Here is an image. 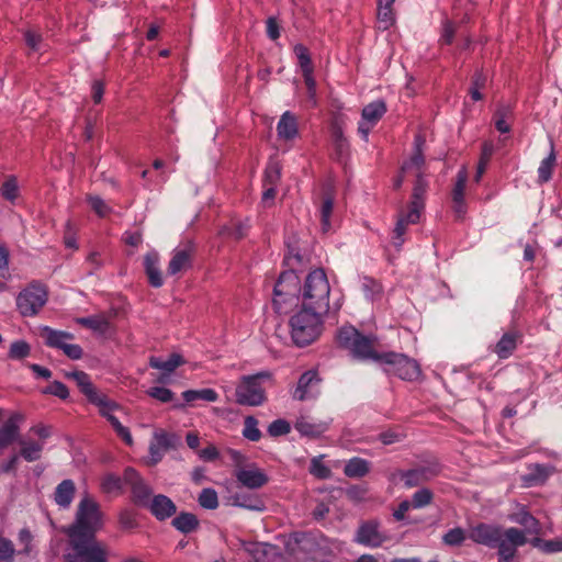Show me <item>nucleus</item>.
<instances>
[{"label":"nucleus","instance_id":"obj_1","mask_svg":"<svg viewBox=\"0 0 562 562\" xmlns=\"http://www.w3.org/2000/svg\"><path fill=\"white\" fill-rule=\"evenodd\" d=\"M424 144V136L416 135L414 142V153L411 158L402 166L403 172H412V176L415 177L412 200L408 205V220L411 222H418L425 207V195L428 184L425 180L426 162L423 154Z\"/></svg>","mask_w":562,"mask_h":562},{"label":"nucleus","instance_id":"obj_2","mask_svg":"<svg viewBox=\"0 0 562 562\" xmlns=\"http://www.w3.org/2000/svg\"><path fill=\"white\" fill-rule=\"evenodd\" d=\"M102 527V517L99 505L90 497L85 496L78 504L75 521L64 529L69 537H91Z\"/></svg>","mask_w":562,"mask_h":562},{"label":"nucleus","instance_id":"obj_3","mask_svg":"<svg viewBox=\"0 0 562 562\" xmlns=\"http://www.w3.org/2000/svg\"><path fill=\"white\" fill-rule=\"evenodd\" d=\"M329 293L330 286L324 270H313L303 286L302 307L326 314L329 308Z\"/></svg>","mask_w":562,"mask_h":562},{"label":"nucleus","instance_id":"obj_4","mask_svg":"<svg viewBox=\"0 0 562 562\" xmlns=\"http://www.w3.org/2000/svg\"><path fill=\"white\" fill-rule=\"evenodd\" d=\"M339 346L348 349L355 358L382 362V353L376 350L378 339L364 336L352 326H345L337 334Z\"/></svg>","mask_w":562,"mask_h":562},{"label":"nucleus","instance_id":"obj_5","mask_svg":"<svg viewBox=\"0 0 562 562\" xmlns=\"http://www.w3.org/2000/svg\"><path fill=\"white\" fill-rule=\"evenodd\" d=\"M324 313L302 307L291 316L289 325L295 345L302 347L313 342L322 331Z\"/></svg>","mask_w":562,"mask_h":562},{"label":"nucleus","instance_id":"obj_6","mask_svg":"<svg viewBox=\"0 0 562 562\" xmlns=\"http://www.w3.org/2000/svg\"><path fill=\"white\" fill-rule=\"evenodd\" d=\"M69 546L67 562H108L109 550L94 536L69 537Z\"/></svg>","mask_w":562,"mask_h":562},{"label":"nucleus","instance_id":"obj_7","mask_svg":"<svg viewBox=\"0 0 562 562\" xmlns=\"http://www.w3.org/2000/svg\"><path fill=\"white\" fill-rule=\"evenodd\" d=\"M299 289L300 279L292 270L280 274L273 291V305L278 313L286 312V305L296 300Z\"/></svg>","mask_w":562,"mask_h":562},{"label":"nucleus","instance_id":"obj_8","mask_svg":"<svg viewBox=\"0 0 562 562\" xmlns=\"http://www.w3.org/2000/svg\"><path fill=\"white\" fill-rule=\"evenodd\" d=\"M268 376L267 373L243 376L236 387V402L248 406L261 405L266 401V395L260 380Z\"/></svg>","mask_w":562,"mask_h":562},{"label":"nucleus","instance_id":"obj_9","mask_svg":"<svg viewBox=\"0 0 562 562\" xmlns=\"http://www.w3.org/2000/svg\"><path fill=\"white\" fill-rule=\"evenodd\" d=\"M382 363L385 364V372L395 374L402 380L415 381L422 373L419 364L403 353L384 352Z\"/></svg>","mask_w":562,"mask_h":562},{"label":"nucleus","instance_id":"obj_10","mask_svg":"<svg viewBox=\"0 0 562 562\" xmlns=\"http://www.w3.org/2000/svg\"><path fill=\"white\" fill-rule=\"evenodd\" d=\"M47 302V291L40 283H31L16 297V307L23 316H34Z\"/></svg>","mask_w":562,"mask_h":562},{"label":"nucleus","instance_id":"obj_11","mask_svg":"<svg viewBox=\"0 0 562 562\" xmlns=\"http://www.w3.org/2000/svg\"><path fill=\"white\" fill-rule=\"evenodd\" d=\"M41 337L48 347L63 350L72 360H78L82 357L81 347L71 342L74 335L68 331L55 330L45 326L41 329Z\"/></svg>","mask_w":562,"mask_h":562},{"label":"nucleus","instance_id":"obj_12","mask_svg":"<svg viewBox=\"0 0 562 562\" xmlns=\"http://www.w3.org/2000/svg\"><path fill=\"white\" fill-rule=\"evenodd\" d=\"M527 543L526 533L517 528H508L497 540V562H514L519 547Z\"/></svg>","mask_w":562,"mask_h":562},{"label":"nucleus","instance_id":"obj_13","mask_svg":"<svg viewBox=\"0 0 562 562\" xmlns=\"http://www.w3.org/2000/svg\"><path fill=\"white\" fill-rule=\"evenodd\" d=\"M289 552L297 560L322 561L325 559L317 539L312 535H301L288 542Z\"/></svg>","mask_w":562,"mask_h":562},{"label":"nucleus","instance_id":"obj_14","mask_svg":"<svg viewBox=\"0 0 562 562\" xmlns=\"http://www.w3.org/2000/svg\"><path fill=\"white\" fill-rule=\"evenodd\" d=\"M179 442V438L176 434L168 432L165 429L157 428L153 432V438L148 447V465H155L160 462L165 453L175 448Z\"/></svg>","mask_w":562,"mask_h":562},{"label":"nucleus","instance_id":"obj_15","mask_svg":"<svg viewBox=\"0 0 562 562\" xmlns=\"http://www.w3.org/2000/svg\"><path fill=\"white\" fill-rule=\"evenodd\" d=\"M353 540L366 547L378 548L389 540V537L380 530L379 521L368 520L359 525Z\"/></svg>","mask_w":562,"mask_h":562},{"label":"nucleus","instance_id":"obj_16","mask_svg":"<svg viewBox=\"0 0 562 562\" xmlns=\"http://www.w3.org/2000/svg\"><path fill=\"white\" fill-rule=\"evenodd\" d=\"M195 252V246L192 240H186L177 246L172 251V257L169 261L167 273L176 276L191 267L192 258Z\"/></svg>","mask_w":562,"mask_h":562},{"label":"nucleus","instance_id":"obj_17","mask_svg":"<svg viewBox=\"0 0 562 562\" xmlns=\"http://www.w3.org/2000/svg\"><path fill=\"white\" fill-rule=\"evenodd\" d=\"M386 112V104L382 100H376L362 110V121L359 123L358 131L367 139L372 127L382 119Z\"/></svg>","mask_w":562,"mask_h":562},{"label":"nucleus","instance_id":"obj_18","mask_svg":"<svg viewBox=\"0 0 562 562\" xmlns=\"http://www.w3.org/2000/svg\"><path fill=\"white\" fill-rule=\"evenodd\" d=\"M235 476L243 486L250 490L260 488L268 483L267 474L255 464L239 467L235 471Z\"/></svg>","mask_w":562,"mask_h":562},{"label":"nucleus","instance_id":"obj_19","mask_svg":"<svg viewBox=\"0 0 562 562\" xmlns=\"http://www.w3.org/2000/svg\"><path fill=\"white\" fill-rule=\"evenodd\" d=\"M321 378L316 371L303 373L297 382L293 397L299 401L313 398L319 394Z\"/></svg>","mask_w":562,"mask_h":562},{"label":"nucleus","instance_id":"obj_20","mask_svg":"<svg viewBox=\"0 0 562 562\" xmlns=\"http://www.w3.org/2000/svg\"><path fill=\"white\" fill-rule=\"evenodd\" d=\"M504 531L505 529L497 526L480 524L469 529V538L476 543L493 548Z\"/></svg>","mask_w":562,"mask_h":562},{"label":"nucleus","instance_id":"obj_21","mask_svg":"<svg viewBox=\"0 0 562 562\" xmlns=\"http://www.w3.org/2000/svg\"><path fill=\"white\" fill-rule=\"evenodd\" d=\"M147 507L158 520L170 518L177 512L176 504L162 494L155 495L147 504Z\"/></svg>","mask_w":562,"mask_h":562},{"label":"nucleus","instance_id":"obj_22","mask_svg":"<svg viewBox=\"0 0 562 562\" xmlns=\"http://www.w3.org/2000/svg\"><path fill=\"white\" fill-rule=\"evenodd\" d=\"M159 255L157 251L151 250L144 257L145 272L151 286L160 288L164 284L161 271L159 269Z\"/></svg>","mask_w":562,"mask_h":562},{"label":"nucleus","instance_id":"obj_23","mask_svg":"<svg viewBox=\"0 0 562 562\" xmlns=\"http://www.w3.org/2000/svg\"><path fill=\"white\" fill-rule=\"evenodd\" d=\"M329 426V422H313L307 416H301L295 423V429L303 436L317 437L324 434Z\"/></svg>","mask_w":562,"mask_h":562},{"label":"nucleus","instance_id":"obj_24","mask_svg":"<svg viewBox=\"0 0 562 562\" xmlns=\"http://www.w3.org/2000/svg\"><path fill=\"white\" fill-rule=\"evenodd\" d=\"M520 335L517 331L505 333L493 348L499 359L508 358L517 347Z\"/></svg>","mask_w":562,"mask_h":562},{"label":"nucleus","instance_id":"obj_25","mask_svg":"<svg viewBox=\"0 0 562 562\" xmlns=\"http://www.w3.org/2000/svg\"><path fill=\"white\" fill-rule=\"evenodd\" d=\"M278 135L282 139H292L297 135V120L296 116L286 111L281 115L277 126Z\"/></svg>","mask_w":562,"mask_h":562},{"label":"nucleus","instance_id":"obj_26","mask_svg":"<svg viewBox=\"0 0 562 562\" xmlns=\"http://www.w3.org/2000/svg\"><path fill=\"white\" fill-rule=\"evenodd\" d=\"M395 0H379L378 2V23L382 30L390 29L395 23V13L393 4Z\"/></svg>","mask_w":562,"mask_h":562},{"label":"nucleus","instance_id":"obj_27","mask_svg":"<svg viewBox=\"0 0 562 562\" xmlns=\"http://www.w3.org/2000/svg\"><path fill=\"white\" fill-rule=\"evenodd\" d=\"M69 378L74 379L80 391L89 398L92 403L102 394H99L97 389L90 381L89 375L83 371H75L68 374Z\"/></svg>","mask_w":562,"mask_h":562},{"label":"nucleus","instance_id":"obj_28","mask_svg":"<svg viewBox=\"0 0 562 562\" xmlns=\"http://www.w3.org/2000/svg\"><path fill=\"white\" fill-rule=\"evenodd\" d=\"M22 419L21 415H14L0 428V449L8 447L16 439L18 422Z\"/></svg>","mask_w":562,"mask_h":562},{"label":"nucleus","instance_id":"obj_29","mask_svg":"<svg viewBox=\"0 0 562 562\" xmlns=\"http://www.w3.org/2000/svg\"><path fill=\"white\" fill-rule=\"evenodd\" d=\"M75 483L71 480H64L55 491V501L56 503L67 508L72 502L74 495H75Z\"/></svg>","mask_w":562,"mask_h":562},{"label":"nucleus","instance_id":"obj_30","mask_svg":"<svg viewBox=\"0 0 562 562\" xmlns=\"http://www.w3.org/2000/svg\"><path fill=\"white\" fill-rule=\"evenodd\" d=\"M333 211L334 198L331 194H325L319 206L321 228L323 233H327L331 228L330 218Z\"/></svg>","mask_w":562,"mask_h":562},{"label":"nucleus","instance_id":"obj_31","mask_svg":"<svg viewBox=\"0 0 562 562\" xmlns=\"http://www.w3.org/2000/svg\"><path fill=\"white\" fill-rule=\"evenodd\" d=\"M172 526L183 533H190L198 528L199 520L194 514L183 512L173 518Z\"/></svg>","mask_w":562,"mask_h":562},{"label":"nucleus","instance_id":"obj_32","mask_svg":"<svg viewBox=\"0 0 562 562\" xmlns=\"http://www.w3.org/2000/svg\"><path fill=\"white\" fill-rule=\"evenodd\" d=\"M248 227L249 226H248L247 221L243 222L239 220H234V221H231L228 224L224 225L222 227V229L220 231V234L222 236H226V237L233 238L235 240H239L246 236Z\"/></svg>","mask_w":562,"mask_h":562},{"label":"nucleus","instance_id":"obj_33","mask_svg":"<svg viewBox=\"0 0 562 562\" xmlns=\"http://www.w3.org/2000/svg\"><path fill=\"white\" fill-rule=\"evenodd\" d=\"M417 222H411L408 220V210L406 212H401L393 231L392 244L395 248L400 249L404 243L403 236L406 233L407 226L409 224H416Z\"/></svg>","mask_w":562,"mask_h":562},{"label":"nucleus","instance_id":"obj_34","mask_svg":"<svg viewBox=\"0 0 562 562\" xmlns=\"http://www.w3.org/2000/svg\"><path fill=\"white\" fill-rule=\"evenodd\" d=\"M370 471L369 462L361 458L350 459L344 469V473L348 477H362Z\"/></svg>","mask_w":562,"mask_h":562},{"label":"nucleus","instance_id":"obj_35","mask_svg":"<svg viewBox=\"0 0 562 562\" xmlns=\"http://www.w3.org/2000/svg\"><path fill=\"white\" fill-rule=\"evenodd\" d=\"M182 363H183V360H182L181 356L178 353L170 355L167 360H162L157 357H151L149 359L150 367L161 370V371H165L167 373L175 371Z\"/></svg>","mask_w":562,"mask_h":562},{"label":"nucleus","instance_id":"obj_36","mask_svg":"<svg viewBox=\"0 0 562 562\" xmlns=\"http://www.w3.org/2000/svg\"><path fill=\"white\" fill-rule=\"evenodd\" d=\"M233 505L241 508H246L254 512H262L266 506L265 503L257 496H245L235 494L233 497Z\"/></svg>","mask_w":562,"mask_h":562},{"label":"nucleus","instance_id":"obj_37","mask_svg":"<svg viewBox=\"0 0 562 562\" xmlns=\"http://www.w3.org/2000/svg\"><path fill=\"white\" fill-rule=\"evenodd\" d=\"M512 109L507 105H501L494 114V123L497 131L501 133H508L512 126Z\"/></svg>","mask_w":562,"mask_h":562},{"label":"nucleus","instance_id":"obj_38","mask_svg":"<svg viewBox=\"0 0 562 562\" xmlns=\"http://www.w3.org/2000/svg\"><path fill=\"white\" fill-rule=\"evenodd\" d=\"M21 457L27 462L36 461L41 458V452L43 450V443L32 441V440H21Z\"/></svg>","mask_w":562,"mask_h":562},{"label":"nucleus","instance_id":"obj_39","mask_svg":"<svg viewBox=\"0 0 562 562\" xmlns=\"http://www.w3.org/2000/svg\"><path fill=\"white\" fill-rule=\"evenodd\" d=\"M182 397L189 403L196 400L215 402L218 398V394L213 389L188 390L182 393Z\"/></svg>","mask_w":562,"mask_h":562},{"label":"nucleus","instance_id":"obj_40","mask_svg":"<svg viewBox=\"0 0 562 562\" xmlns=\"http://www.w3.org/2000/svg\"><path fill=\"white\" fill-rule=\"evenodd\" d=\"M555 164V154L553 149L547 158H544L538 168L539 182L543 183L551 179L552 170Z\"/></svg>","mask_w":562,"mask_h":562},{"label":"nucleus","instance_id":"obj_41","mask_svg":"<svg viewBox=\"0 0 562 562\" xmlns=\"http://www.w3.org/2000/svg\"><path fill=\"white\" fill-rule=\"evenodd\" d=\"M132 492L138 505L147 506L150 502L151 490L143 481H137L134 486H132Z\"/></svg>","mask_w":562,"mask_h":562},{"label":"nucleus","instance_id":"obj_42","mask_svg":"<svg viewBox=\"0 0 562 562\" xmlns=\"http://www.w3.org/2000/svg\"><path fill=\"white\" fill-rule=\"evenodd\" d=\"M78 322L79 324L100 333H105L109 329V321L101 315L83 317L78 319Z\"/></svg>","mask_w":562,"mask_h":562},{"label":"nucleus","instance_id":"obj_43","mask_svg":"<svg viewBox=\"0 0 562 562\" xmlns=\"http://www.w3.org/2000/svg\"><path fill=\"white\" fill-rule=\"evenodd\" d=\"M201 507L206 509H215L218 507V496L215 490L204 488L198 497Z\"/></svg>","mask_w":562,"mask_h":562},{"label":"nucleus","instance_id":"obj_44","mask_svg":"<svg viewBox=\"0 0 562 562\" xmlns=\"http://www.w3.org/2000/svg\"><path fill=\"white\" fill-rule=\"evenodd\" d=\"M243 435L251 441H258L261 438V432L258 428V420L252 416H247L244 422Z\"/></svg>","mask_w":562,"mask_h":562},{"label":"nucleus","instance_id":"obj_45","mask_svg":"<svg viewBox=\"0 0 562 562\" xmlns=\"http://www.w3.org/2000/svg\"><path fill=\"white\" fill-rule=\"evenodd\" d=\"M331 137L337 149L342 153L347 147V140L344 137L342 122L339 119H335L331 123Z\"/></svg>","mask_w":562,"mask_h":562},{"label":"nucleus","instance_id":"obj_46","mask_svg":"<svg viewBox=\"0 0 562 562\" xmlns=\"http://www.w3.org/2000/svg\"><path fill=\"white\" fill-rule=\"evenodd\" d=\"M468 181V172L465 168L459 170L457 181L452 190V201L464 200L465 184Z\"/></svg>","mask_w":562,"mask_h":562},{"label":"nucleus","instance_id":"obj_47","mask_svg":"<svg viewBox=\"0 0 562 562\" xmlns=\"http://www.w3.org/2000/svg\"><path fill=\"white\" fill-rule=\"evenodd\" d=\"M87 202L90 207L101 217L111 213L112 209L99 195H87Z\"/></svg>","mask_w":562,"mask_h":562},{"label":"nucleus","instance_id":"obj_48","mask_svg":"<svg viewBox=\"0 0 562 562\" xmlns=\"http://www.w3.org/2000/svg\"><path fill=\"white\" fill-rule=\"evenodd\" d=\"M1 194L10 202H14L16 200L19 195V187L14 177H10L3 182L1 186Z\"/></svg>","mask_w":562,"mask_h":562},{"label":"nucleus","instance_id":"obj_49","mask_svg":"<svg viewBox=\"0 0 562 562\" xmlns=\"http://www.w3.org/2000/svg\"><path fill=\"white\" fill-rule=\"evenodd\" d=\"M294 52L299 59V64L302 69V72L307 74L308 71H313V65H312L307 48L303 45H296L294 47Z\"/></svg>","mask_w":562,"mask_h":562},{"label":"nucleus","instance_id":"obj_50","mask_svg":"<svg viewBox=\"0 0 562 562\" xmlns=\"http://www.w3.org/2000/svg\"><path fill=\"white\" fill-rule=\"evenodd\" d=\"M465 538V531L458 527L450 529L447 533H445L442 540L447 546L454 547L462 544Z\"/></svg>","mask_w":562,"mask_h":562},{"label":"nucleus","instance_id":"obj_51","mask_svg":"<svg viewBox=\"0 0 562 562\" xmlns=\"http://www.w3.org/2000/svg\"><path fill=\"white\" fill-rule=\"evenodd\" d=\"M400 476L406 487H415L424 483L417 468L409 471L401 472Z\"/></svg>","mask_w":562,"mask_h":562},{"label":"nucleus","instance_id":"obj_52","mask_svg":"<svg viewBox=\"0 0 562 562\" xmlns=\"http://www.w3.org/2000/svg\"><path fill=\"white\" fill-rule=\"evenodd\" d=\"M14 554L13 543L5 538H0V562H13Z\"/></svg>","mask_w":562,"mask_h":562},{"label":"nucleus","instance_id":"obj_53","mask_svg":"<svg viewBox=\"0 0 562 562\" xmlns=\"http://www.w3.org/2000/svg\"><path fill=\"white\" fill-rule=\"evenodd\" d=\"M93 404H95L97 406H99L100 408V413L110 422V417H115L112 412L114 411V408L116 407L115 403L110 401L106 396L104 395H101L100 397H98V400H95L94 402H92Z\"/></svg>","mask_w":562,"mask_h":562},{"label":"nucleus","instance_id":"obj_54","mask_svg":"<svg viewBox=\"0 0 562 562\" xmlns=\"http://www.w3.org/2000/svg\"><path fill=\"white\" fill-rule=\"evenodd\" d=\"M30 353V346L25 341H14L9 351V356L12 359H22L27 357Z\"/></svg>","mask_w":562,"mask_h":562},{"label":"nucleus","instance_id":"obj_55","mask_svg":"<svg viewBox=\"0 0 562 562\" xmlns=\"http://www.w3.org/2000/svg\"><path fill=\"white\" fill-rule=\"evenodd\" d=\"M432 499V493L430 492V490L428 488H422V490H418L414 495H413V501H412V505L416 508H419V507H424L426 505H428Z\"/></svg>","mask_w":562,"mask_h":562},{"label":"nucleus","instance_id":"obj_56","mask_svg":"<svg viewBox=\"0 0 562 562\" xmlns=\"http://www.w3.org/2000/svg\"><path fill=\"white\" fill-rule=\"evenodd\" d=\"M291 430L290 424L284 419H277L272 422L268 428V432L272 437L283 436Z\"/></svg>","mask_w":562,"mask_h":562},{"label":"nucleus","instance_id":"obj_57","mask_svg":"<svg viewBox=\"0 0 562 562\" xmlns=\"http://www.w3.org/2000/svg\"><path fill=\"white\" fill-rule=\"evenodd\" d=\"M44 393L45 394L55 395V396H57V397H59L61 400H66L69 396V392H68L67 386L64 383L59 382V381H55L52 384H49L44 390Z\"/></svg>","mask_w":562,"mask_h":562},{"label":"nucleus","instance_id":"obj_58","mask_svg":"<svg viewBox=\"0 0 562 562\" xmlns=\"http://www.w3.org/2000/svg\"><path fill=\"white\" fill-rule=\"evenodd\" d=\"M281 177V170L278 164H271L266 169L265 186L276 187Z\"/></svg>","mask_w":562,"mask_h":562},{"label":"nucleus","instance_id":"obj_59","mask_svg":"<svg viewBox=\"0 0 562 562\" xmlns=\"http://www.w3.org/2000/svg\"><path fill=\"white\" fill-rule=\"evenodd\" d=\"M147 393L149 396H151L162 403H168L173 397V393L169 389L161 387V386L151 387L147 391Z\"/></svg>","mask_w":562,"mask_h":562},{"label":"nucleus","instance_id":"obj_60","mask_svg":"<svg viewBox=\"0 0 562 562\" xmlns=\"http://www.w3.org/2000/svg\"><path fill=\"white\" fill-rule=\"evenodd\" d=\"M311 473L318 479H328L331 474L330 470L316 458L312 460Z\"/></svg>","mask_w":562,"mask_h":562},{"label":"nucleus","instance_id":"obj_61","mask_svg":"<svg viewBox=\"0 0 562 562\" xmlns=\"http://www.w3.org/2000/svg\"><path fill=\"white\" fill-rule=\"evenodd\" d=\"M423 482H427L440 473V465L438 463H431L417 468Z\"/></svg>","mask_w":562,"mask_h":562},{"label":"nucleus","instance_id":"obj_62","mask_svg":"<svg viewBox=\"0 0 562 562\" xmlns=\"http://www.w3.org/2000/svg\"><path fill=\"white\" fill-rule=\"evenodd\" d=\"M515 521L522 525L529 531L536 530L537 520L527 512L517 514Z\"/></svg>","mask_w":562,"mask_h":562},{"label":"nucleus","instance_id":"obj_63","mask_svg":"<svg viewBox=\"0 0 562 562\" xmlns=\"http://www.w3.org/2000/svg\"><path fill=\"white\" fill-rule=\"evenodd\" d=\"M362 289L368 297H373L374 294L381 292V285L372 279H364L362 282Z\"/></svg>","mask_w":562,"mask_h":562},{"label":"nucleus","instance_id":"obj_64","mask_svg":"<svg viewBox=\"0 0 562 562\" xmlns=\"http://www.w3.org/2000/svg\"><path fill=\"white\" fill-rule=\"evenodd\" d=\"M540 548L542 551L548 552V553L560 552V551H562V540L555 539V540L542 541L540 544Z\"/></svg>","mask_w":562,"mask_h":562}]
</instances>
